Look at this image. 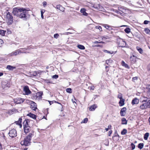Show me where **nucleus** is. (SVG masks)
<instances>
[{"instance_id":"37998d69","label":"nucleus","mask_w":150,"mask_h":150,"mask_svg":"<svg viewBox=\"0 0 150 150\" xmlns=\"http://www.w3.org/2000/svg\"><path fill=\"white\" fill-rule=\"evenodd\" d=\"M112 62H113V61L110 59H108V60H106V62L107 64H108H108H109V63H112Z\"/></svg>"},{"instance_id":"c03bdc74","label":"nucleus","mask_w":150,"mask_h":150,"mask_svg":"<svg viewBox=\"0 0 150 150\" xmlns=\"http://www.w3.org/2000/svg\"><path fill=\"white\" fill-rule=\"evenodd\" d=\"M88 119L87 118H85L81 122V123H86L88 122Z\"/></svg>"},{"instance_id":"a878e982","label":"nucleus","mask_w":150,"mask_h":150,"mask_svg":"<svg viewBox=\"0 0 150 150\" xmlns=\"http://www.w3.org/2000/svg\"><path fill=\"white\" fill-rule=\"evenodd\" d=\"M122 66L124 67L125 68L128 69H129V67L128 64L125 63V62L123 61H122Z\"/></svg>"},{"instance_id":"e433bc0d","label":"nucleus","mask_w":150,"mask_h":150,"mask_svg":"<svg viewBox=\"0 0 150 150\" xmlns=\"http://www.w3.org/2000/svg\"><path fill=\"white\" fill-rule=\"evenodd\" d=\"M144 31L147 34H150V30L148 28H146L144 29Z\"/></svg>"},{"instance_id":"473e14b6","label":"nucleus","mask_w":150,"mask_h":150,"mask_svg":"<svg viewBox=\"0 0 150 150\" xmlns=\"http://www.w3.org/2000/svg\"><path fill=\"white\" fill-rule=\"evenodd\" d=\"M144 146V144L143 143H140L138 144V147L139 149H142L143 148Z\"/></svg>"},{"instance_id":"2eb2a0df","label":"nucleus","mask_w":150,"mask_h":150,"mask_svg":"<svg viewBox=\"0 0 150 150\" xmlns=\"http://www.w3.org/2000/svg\"><path fill=\"white\" fill-rule=\"evenodd\" d=\"M17 50H16L13 52L9 54V56H16L17 55L19 54Z\"/></svg>"},{"instance_id":"f8f14e48","label":"nucleus","mask_w":150,"mask_h":150,"mask_svg":"<svg viewBox=\"0 0 150 150\" xmlns=\"http://www.w3.org/2000/svg\"><path fill=\"white\" fill-rule=\"evenodd\" d=\"M98 107V106L96 104H94L91 106L89 108V110L91 111H93L95 110V109L97 108Z\"/></svg>"},{"instance_id":"13d9d810","label":"nucleus","mask_w":150,"mask_h":150,"mask_svg":"<svg viewBox=\"0 0 150 150\" xmlns=\"http://www.w3.org/2000/svg\"><path fill=\"white\" fill-rule=\"evenodd\" d=\"M149 22V21L145 20V21H144V24H147Z\"/></svg>"},{"instance_id":"a19ab883","label":"nucleus","mask_w":150,"mask_h":150,"mask_svg":"<svg viewBox=\"0 0 150 150\" xmlns=\"http://www.w3.org/2000/svg\"><path fill=\"white\" fill-rule=\"evenodd\" d=\"M103 51L105 53H107L110 54H112L114 52L113 51H109L106 50H104Z\"/></svg>"},{"instance_id":"bb28decb","label":"nucleus","mask_w":150,"mask_h":150,"mask_svg":"<svg viewBox=\"0 0 150 150\" xmlns=\"http://www.w3.org/2000/svg\"><path fill=\"white\" fill-rule=\"evenodd\" d=\"M124 101L125 100L122 98V99H120V101L119 102V105L120 106H122L124 105Z\"/></svg>"},{"instance_id":"6e6552de","label":"nucleus","mask_w":150,"mask_h":150,"mask_svg":"<svg viewBox=\"0 0 150 150\" xmlns=\"http://www.w3.org/2000/svg\"><path fill=\"white\" fill-rule=\"evenodd\" d=\"M118 46L119 47H127L126 42L123 39H120L118 42Z\"/></svg>"},{"instance_id":"aec40b11","label":"nucleus","mask_w":150,"mask_h":150,"mask_svg":"<svg viewBox=\"0 0 150 150\" xmlns=\"http://www.w3.org/2000/svg\"><path fill=\"white\" fill-rule=\"evenodd\" d=\"M80 12L84 16H87L88 15V13L86 12V9L84 8H81L80 10Z\"/></svg>"},{"instance_id":"7c9ffc66","label":"nucleus","mask_w":150,"mask_h":150,"mask_svg":"<svg viewBox=\"0 0 150 150\" xmlns=\"http://www.w3.org/2000/svg\"><path fill=\"white\" fill-rule=\"evenodd\" d=\"M77 47L79 49L81 50H84L85 49V47L81 45H78Z\"/></svg>"},{"instance_id":"09e8293b","label":"nucleus","mask_w":150,"mask_h":150,"mask_svg":"<svg viewBox=\"0 0 150 150\" xmlns=\"http://www.w3.org/2000/svg\"><path fill=\"white\" fill-rule=\"evenodd\" d=\"M96 28L97 29H98L100 30H102V27L100 26H97L96 27Z\"/></svg>"},{"instance_id":"603ef678","label":"nucleus","mask_w":150,"mask_h":150,"mask_svg":"<svg viewBox=\"0 0 150 150\" xmlns=\"http://www.w3.org/2000/svg\"><path fill=\"white\" fill-rule=\"evenodd\" d=\"M94 43L95 44H98V43H104V42H103V41H101V42H99L98 41H95L94 42Z\"/></svg>"},{"instance_id":"ddd939ff","label":"nucleus","mask_w":150,"mask_h":150,"mask_svg":"<svg viewBox=\"0 0 150 150\" xmlns=\"http://www.w3.org/2000/svg\"><path fill=\"white\" fill-rule=\"evenodd\" d=\"M139 102V99L137 98H135L133 99L132 101V104L133 105L134 104H136L138 103Z\"/></svg>"},{"instance_id":"a18cd8bd","label":"nucleus","mask_w":150,"mask_h":150,"mask_svg":"<svg viewBox=\"0 0 150 150\" xmlns=\"http://www.w3.org/2000/svg\"><path fill=\"white\" fill-rule=\"evenodd\" d=\"M131 146L132 150H133L135 148V146L133 143H132L131 144Z\"/></svg>"},{"instance_id":"423d86ee","label":"nucleus","mask_w":150,"mask_h":150,"mask_svg":"<svg viewBox=\"0 0 150 150\" xmlns=\"http://www.w3.org/2000/svg\"><path fill=\"white\" fill-rule=\"evenodd\" d=\"M8 134L10 137L14 138L17 135L16 130L15 129H12L9 131Z\"/></svg>"},{"instance_id":"3c124183","label":"nucleus","mask_w":150,"mask_h":150,"mask_svg":"<svg viewBox=\"0 0 150 150\" xmlns=\"http://www.w3.org/2000/svg\"><path fill=\"white\" fill-rule=\"evenodd\" d=\"M59 36V35L57 33L55 34L54 35V38L57 39V38Z\"/></svg>"},{"instance_id":"4be33fe9","label":"nucleus","mask_w":150,"mask_h":150,"mask_svg":"<svg viewBox=\"0 0 150 150\" xmlns=\"http://www.w3.org/2000/svg\"><path fill=\"white\" fill-rule=\"evenodd\" d=\"M6 68L9 70H13V69H16V67L11 65H8L7 66Z\"/></svg>"},{"instance_id":"f3484780","label":"nucleus","mask_w":150,"mask_h":150,"mask_svg":"<svg viewBox=\"0 0 150 150\" xmlns=\"http://www.w3.org/2000/svg\"><path fill=\"white\" fill-rule=\"evenodd\" d=\"M22 120V119L21 117L20 118L18 121H16L15 122V123L16 125H18L20 126V127H22V125L21 124V122Z\"/></svg>"},{"instance_id":"e2e57ef3","label":"nucleus","mask_w":150,"mask_h":150,"mask_svg":"<svg viewBox=\"0 0 150 150\" xmlns=\"http://www.w3.org/2000/svg\"><path fill=\"white\" fill-rule=\"evenodd\" d=\"M54 102H55V103H58V104H60L61 105V106H62V108L61 111H63L62 105V104H61V103H58V102H56L55 101Z\"/></svg>"},{"instance_id":"ea45409f","label":"nucleus","mask_w":150,"mask_h":150,"mask_svg":"<svg viewBox=\"0 0 150 150\" xmlns=\"http://www.w3.org/2000/svg\"><path fill=\"white\" fill-rule=\"evenodd\" d=\"M66 92L69 93H71L72 92V89L71 88H68L66 89Z\"/></svg>"},{"instance_id":"cd10ccee","label":"nucleus","mask_w":150,"mask_h":150,"mask_svg":"<svg viewBox=\"0 0 150 150\" xmlns=\"http://www.w3.org/2000/svg\"><path fill=\"white\" fill-rule=\"evenodd\" d=\"M118 8L119 11H121L123 13H125L126 10L124 8L122 7H119Z\"/></svg>"},{"instance_id":"20e7f679","label":"nucleus","mask_w":150,"mask_h":150,"mask_svg":"<svg viewBox=\"0 0 150 150\" xmlns=\"http://www.w3.org/2000/svg\"><path fill=\"white\" fill-rule=\"evenodd\" d=\"M6 18L8 21V24L9 25L11 24L13 22V16L9 12H8L7 13Z\"/></svg>"},{"instance_id":"412c9836","label":"nucleus","mask_w":150,"mask_h":150,"mask_svg":"<svg viewBox=\"0 0 150 150\" xmlns=\"http://www.w3.org/2000/svg\"><path fill=\"white\" fill-rule=\"evenodd\" d=\"M30 127L29 126L23 127V129L24 132L25 133H27L29 132L30 131Z\"/></svg>"},{"instance_id":"f03ea898","label":"nucleus","mask_w":150,"mask_h":150,"mask_svg":"<svg viewBox=\"0 0 150 150\" xmlns=\"http://www.w3.org/2000/svg\"><path fill=\"white\" fill-rule=\"evenodd\" d=\"M23 11H22L19 14V18L22 19L23 20L26 21L30 18V15L28 13V10L23 8Z\"/></svg>"},{"instance_id":"4c0bfd02","label":"nucleus","mask_w":150,"mask_h":150,"mask_svg":"<svg viewBox=\"0 0 150 150\" xmlns=\"http://www.w3.org/2000/svg\"><path fill=\"white\" fill-rule=\"evenodd\" d=\"M6 32V30H0V35L4 36L5 35Z\"/></svg>"},{"instance_id":"9d476101","label":"nucleus","mask_w":150,"mask_h":150,"mask_svg":"<svg viewBox=\"0 0 150 150\" xmlns=\"http://www.w3.org/2000/svg\"><path fill=\"white\" fill-rule=\"evenodd\" d=\"M14 101L16 104H21L24 102V99L21 98H16L14 99Z\"/></svg>"},{"instance_id":"f704fd0d","label":"nucleus","mask_w":150,"mask_h":150,"mask_svg":"<svg viewBox=\"0 0 150 150\" xmlns=\"http://www.w3.org/2000/svg\"><path fill=\"white\" fill-rule=\"evenodd\" d=\"M137 49L140 54H142L143 53V51L142 49L139 47L138 46L137 47Z\"/></svg>"},{"instance_id":"a211bd4d","label":"nucleus","mask_w":150,"mask_h":150,"mask_svg":"<svg viewBox=\"0 0 150 150\" xmlns=\"http://www.w3.org/2000/svg\"><path fill=\"white\" fill-rule=\"evenodd\" d=\"M30 122L28 119H25L23 122V127L28 126V122Z\"/></svg>"},{"instance_id":"c756f323","label":"nucleus","mask_w":150,"mask_h":150,"mask_svg":"<svg viewBox=\"0 0 150 150\" xmlns=\"http://www.w3.org/2000/svg\"><path fill=\"white\" fill-rule=\"evenodd\" d=\"M127 130L125 129H124L121 131V134L122 135H124L127 133Z\"/></svg>"},{"instance_id":"0eeeda50","label":"nucleus","mask_w":150,"mask_h":150,"mask_svg":"<svg viewBox=\"0 0 150 150\" xmlns=\"http://www.w3.org/2000/svg\"><path fill=\"white\" fill-rule=\"evenodd\" d=\"M43 95L42 92L40 91L37 92L34 94L33 97L35 99L37 100H39L42 98V96Z\"/></svg>"},{"instance_id":"bf43d9fd","label":"nucleus","mask_w":150,"mask_h":150,"mask_svg":"<svg viewBox=\"0 0 150 150\" xmlns=\"http://www.w3.org/2000/svg\"><path fill=\"white\" fill-rule=\"evenodd\" d=\"M117 137L118 138H117V139H119V136L118 134H117V135H114L112 137V138H113V137Z\"/></svg>"},{"instance_id":"79ce46f5","label":"nucleus","mask_w":150,"mask_h":150,"mask_svg":"<svg viewBox=\"0 0 150 150\" xmlns=\"http://www.w3.org/2000/svg\"><path fill=\"white\" fill-rule=\"evenodd\" d=\"M56 8L57 9H59L61 11H62V10L61 9V8H62V7L60 5H57L56 6Z\"/></svg>"},{"instance_id":"f257e3e1","label":"nucleus","mask_w":150,"mask_h":150,"mask_svg":"<svg viewBox=\"0 0 150 150\" xmlns=\"http://www.w3.org/2000/svg\"><path fill=\"white\" fill-rule=\"evenodd\" d=\"M34 135L33 132L30 133L24 139L23 141L21 142V144L22 145L28 146L30 145V141L32 137Z\"/></svg>"},{"instance_id":"680f3d73","label":"nucleus","mask_w":150,"mask_h":150,"mask_svg":"<svg viewBox=\"0 0 150 150\" xmlns=\"http://www.w3.org/2000/svg\"><path fill=\"white\" fill-rule=\"evenodd\" d=\"M112 133V131L111 130L109 131L108 132V135L110 136Z\"/></svg>"},{"instance_id":"5701e85b","label":"nucleus","mask_w":150,"mask_h":150,"mask_svg":"<svg viewBox=\"0 0 150 150\" xmlns=\"http://www.w3.org/2000/svg\"><path fill=\"white\" fill-rule=\"evenodd\" d=\"M31 108L33 110L35 111L37 109V108L36 106V104L35 103H33L31 105Z\"/></svg>"},{"instance_id":"39448f33","label":"nucleus","mask_w":150,"mask_h":150,"mask_svg":"<svg viewBox=\"0 0 150 150\" xmlns=\"http://www.w3.org/2000/svg\"><path fill=\"white\" fill-rule=\"evenodd\" d=\"M143 98H146V100H144L142 101V104L140 106V108L142 110H144L147 108L146 102L147 101L149 98L147 97L144 96Z\"/></svg>"},{"instance_id":"c85d7f7f","label":"nucleus","mask_w":150,"mask_h":150,"mask_svg":"<svg viewBox=\"0 0 150 150\" xmlns=\"http://www.w3.org/2000/svg\"><path fill=\"white\" fill-rule=\"evenodd\" d=\"M149 133L147 132L145 134L144 137V140H146L147 139L148 137L149 136Z\"/></svg>"},{"instance_id":"7ed1b4c3","label":"nucleus","mask_w":150,"mask_h":150,"mask_svg":"<svg viewBox=\"0 0 150 150\" xmlns=\"http://www.w3.org/2000/svg\"><path fill=\"white\" fill-rule=\"evenodd\" d=\"M23 8H18V7L14 8L13 9L12 13L14 16H16L17 17H19V14L22 11H23Z\"/></svg>"},{"instance_id":"4468645a","label":"nucleus","mask_w":150,"mask_h":150,"mask_svg":"<svg viewBox=\"0 0 150 150\" xmlns=\"http://www.w3.org/2000/svg\"><path fill=\"white\" fill-rule=\"evenodd\" d=\"M18 112L17 110L13 109L12 110H9L8 111V114L10 115H11Z\"/></svg>"},{"instance_id":"49530a36","label":"nucleus","mask_w":150,"mask_h":150,"mask_svg":"<svg viewBox=\"0 0 150 150\" xmlns=\"http://www.w3.org/2000/svg\"><path fill=\"white\" fill-rule=\"evenodd\" d=\"M150 85L148 84L146 85V88L148 92H150Z\"/></svg>"},{"instance_id":"1a4fd4ad","label":"nucleus","mask_w":150,"mask_h":150,"mask_svg":"<svg viewBox=\"0 0 150 150\" xmlns=\"http://www.w3.org/2000/svg\"><path fill=\"white\" fill-rule=\"evenodd\" d=\"M23 91L25 92V94L26 95H28L31 93L28 86H26L24 87Z\"/></svg>"},{"instance_id":"c9c22d12","label":"nucleus","mask_w":150,"mask_h":150,"mask_svg":"<svg viewBox=\"0 0 150 150\" xmlns=\"http://www.w3.org/2000/svg\"><path fill=\"white\" fill-rule=\"evenodd\" d=\"M147 108H150V99H148L146 102Z\"/></svg>"},{"instance_id":"dca6fc26","label":"nucleus","mask_w":150,"mask_h":150,"mask_svg":"<svg viewBox=\"0 0 150 150\" xmlns=\"http://www.w3.org/2000/svg\"><path fill=\"white\" fill-rule=\"evenodd\" d=\"M103 26L105 28L109 30H111L112 29V26L108 24H103Z\"/></svg>"},{"instance_id":"393cba45","label":"nucleus","mask_w":150,"mask_h":150,"mask_svg":"<svg viewBox=\"0 0 150 150\" xmlns=\"http://www.w3.org/2000/svg\"><path fill=\"white\" fill-rule=\"evenodd\" d=\"M27 115L34 119H36L37 117L36 115L30 113L28 114Z\"/></svg>"},{"instance_id":"4d7b16f0","label":"nucleus","mask_w":150,"mask_h":150,"mask_svg":"<svg viewBox=\"0 0 150 150\" xmlns=\"http://www.w3.org/2000/svg\"><path fill=\"white\" fill-rule=\"evenodd\" d=\"M138 79V77H133L132 78V81H135V80H137Z\"/></svg>"},{"instance_id":"6e6d98bb","label":"nucleus","mask_w":150,"mask_h":150,"mask_svg":"<svg viewBox=\"0 0 150 150\" xmlns=\"http://www.w3.org/2000/svg\"><path fill=\"white\" fill-rule=\"evenodd\" d=\"M72 33L70 32H66L63 34H60L61 35H68L69 34H71Z\"/></svg>"},{"instance_id":"69168bd1","label":"nucleus","mask_w":150,"mask_h":150,"mask_svg":"<svg viewBox=\"0 0 150 150\" xmlns=\"http://www.w3.org/2000/svg\"><path fill=\"white\" fill-rule=\"evenodd\" d=\"M96 47H102V45H96Z\"/></svg>"},{"instance_id":"58836bf2","label":"nucleus","mask_w":150,"mask_h":150,"mask_svg":"<svg viewBox=\"0 0 150 150\" xmlns=\"http://www.w3.org/2000/svg\"><path fill=\"white\" fill-rule=\"evenodd\" d=\"M30 75L33 76H38V74L36 71H34L32 72H30Z\"/></svg>"},{"instance_id":"8fccbe9b","label":"nucleus","mask_w":150,"mask_h":150,"mask_svg":"<svg viewBox=\"0 0 150 150\" xmlns=\"http://www.w3.org/2000/svg\"><path fill=\"white\" fill-rule=\"evenodd\" d=\"M58 77V75L55 74L52 76V78L54 79H57Z\"/></svg>"},{"instance_id":"72a5a7b5","label":"nucleus","mask_w":150,"mask_h":150,"mask_svg":"<svg viewBox=\"0 0 150 150\" xmlns=\"http://www.w3.org/2000/svg\"><path fill=\"white\" fill-rule=\"evenodd\" d=\"M125 32L127 33H128L130 32L131 29L129 28H127L124 30Z\"/></svg>"},{"instance_id":"b1692460","label":"nucleus","mask_w":150,"mask_h":150,"mask_svg":"<svg viewBox=\"0 0 150 150\" xmlns=\"http://www.w3.org/2000/svg\"><path fill=\"white\" fill-rule=\"evenodd\" d=\"M122 123V125H126L127 124V121L125 118H122L121 119Z\"/></svg>"},{"instance_id":"0e129e2a","label":"nucleus","mask_w":150,"mask_h":150,"mask_svg":"<svg viewBox=\"0 0 150 150\" xmlns=\"http://www.w3.org/2000/svg\"><path fill=\"white\" fill-rule=\"evenodd\" d=\"M48 102H49L50 105H51L53 103V101H51L48 100Z\"/></svg>"},{"instance_id":"338daca9","label":"nucleus","mask_w":150,"mask_h":150,"mask_svg":"<svg viewBox=\"0 0 150 150\" xmlns=\"http://www.w3.org/2000/svg\"><path fill=\"white\" fill-rule=\"evenodd\" d=\"M111 126L110 125H109L108 126V128L109 129L111 128Z\"/></svg>"},{"instance_id":"2f4dec72","label":"nucleus","mask_w":150,"mask_h":150,"mask_svg":"<svg viewBox=\"0 0 150 150\" xmlns=\"http://www.w3.org/2000/svg\"><path fill=\"white\" fill-rule=\"evenodd\" d=\"M27 48H20L18 49V53L19 54H21V53H22V50L25 49L27 50Z\"/></svg>"},{"instance_id":"5fc2aeb1","label":"nucleus","mask_w":150,"mask_h":150,"mask_svg":"<svg viewBox=\"0 0 150 150\" xmlns=\"http://www.w3.org/2000/svg\"><path fill=\"white\" fill-rule=\"evenodd\" d=\"M26 50H25V49L22 50V53H30L29 52H27L25 51Z\"/></svg>"},{"instance_id":"052dcab7","label":"nucleus","mask_w":150,"mask_h":150,"mask_svg":"<svg viewBox=\"0 0 150 150\" xmlns=\"http://www.w3.org/2000/svg\"><path fill=\"white\" fill-rule=\"evenodd\" d=\"M43 6L44 7H45L47 5V2L45 1H43Z\"/></svg>"},{"instance_id":"de8ad7c7","label":"nucleus","mask_w":150,"mask_h":150,"mask_svg":"<svg viewBox=\"0 0 150 150\" xmlns=\"http://www.w3.org/2000/svg\"><path fill=\"white\" fill-rule=\"evenodd\" d=\"M117 97L119 98L120 100L121 99H122V94L120 93H119Z\"/></svg>"},{"instance_id":"6ab92c4d","label":"nucleus","mask_w":150,"mask_h":150,"mask_svg":"<svg viewBox=\"0 0 150 150\" xmlns=\"http://www.w3.org/2000/svg\"><path fill=\"white\" fill-rule=\"evenodd\" d=\"M136 57L133 55L130 58V60L132 62L135 63L136 62Z\"/></svg>"},{"instance_id":"9b49d317","label":"nucleus","mask_w":150,"mask_h":150,"mask_svg":"<svg viewBox=\"0 0 150 150\" xmlns=\"http://www.w3.org/2000/svg\"><path fill=\"white\" fill-rule=\"evenodd\" d=\"M126 108L125 107L122 108L120 112V115L122 116H125L126 114Z\"/></svg>"},{"instance_id":"774afa93","label":"nucleus","mask_w":150,"mask_h":150,"mask_svg":"<svg viewBox=\"0 0 150 150\" xmlns=\"http://www.w3.org/2000/svg\"><path fill=\"white\" fill-rule=\"evenodd\" d=\"M41 17L42 19L44 18V16H43V14H41Z\"/></svg>"},{"instance_id":"864d4df0","label":"nucleus","mask_w":150,"mask_h":150,"mask_svg":"<svg viewBox=\"0 0 150 150\" xmlns=\"http://www.w3.org/2000/svg\"><path fill=\"white\" fill-rule=\"evenodd\" d=\"M4 43L3 40L1 39H0V47L1 46V45Z\"/></svg>"}]
</instances>
